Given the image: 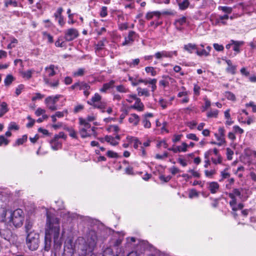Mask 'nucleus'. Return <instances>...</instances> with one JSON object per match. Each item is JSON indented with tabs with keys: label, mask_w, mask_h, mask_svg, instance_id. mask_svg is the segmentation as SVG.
I'll use <instances>...</instances> for the list:
<instances>
[{
	"label": "nucleus",
	"mask_w": 256,
	"mask_h": 256,
	"mask_svg": "<svg viewBox=\"0 0 256 256\" xmlns=\"http://www.w3.org/2000/svg\"><path fill=\"white\" fill-rule=\"evenodd\" d=\"M8 144V140L4 136H0V146L4 144L6 146Z\"/></svg>",
	"instance_id": "obj_54"
},
{
	"label": "nucleus",
	"mask_w": 256,
	"mask_h": 256,
	"mask_svg": "<svg viewBox=\"0 0 256 256\" xmlns=\"http://www.w3.org/2000/svg\"><path fill=\"white\" fill-rule=\"evenodd\" d=\"M228 168H226L224 170L220 172L221 179L220 180V182L222 181L224 179L228 178L230 177V174L228 172Z\"/></svg>",
	"instance_id": "obj_28"
},
{
	"label": "nucleus",
	"mask_w": 256,
	"mask_h": 256,
	"mask_svg": "<svg viewBox=\"0 0 256 256\" xmlns=\"http://www.w3.org/2000/svg\"><path fill=\"white\" fill-rule=\"evenodd\" d=\"M136 37V34L134 32H130L128 36L125 38L124 41L122 43V45L124 46L132 44Z\"/></svg>",
	"instance_id": "obj_12"
},
{
	"label": "nucleus",
	"mask_w": 256,
	"mask_h": 256,
	"mask_svg": "<svg viewBox=\"0 0 256 256\" xmlns=\"http://www.w3.org/2000/svg\"><path fill=\"white\" fill-rule=\"evenodd\" d=\"M4 4L6 7L9 6H12L14 7L18 6V2L16 0H6L5 1Z\"/></svg>",
	"instance_id": "obj_35"
},
{
	"label": "nucleus",
	"mask_w": 256,
	"mask_h": 256,
	"mask_svg": "<svg viewBox=\"0 0 256 256\" xmlns=\"http://www.w3.org/2000/svg\"><path fill=\"white\" fill-rule=\"evenodd\" d=\"M127 139L130 142H134V148H138V146L142 144V142L136 138H134L132 136H128Z\"/></svg>",
	"instance_id": "obj_27"
},
{
	"label": "nucleus",
	"mask_w": 256,
	"mask_h": 256,
	"mask_svg": "<svg viewBox=\"0 0 256 256\" xmlns=\"http://www.w3.org/2000/svg\"><path fill=\"white\" fill-rule=\"evenodd\" d=\"M44 96L40 93L37 92L35 94L34 96L32 97V101H36L37 100H41L44 98Z\"/></svg>",
	"instance_id": "obj_48"
},
{
	"label": "nucleus",
	"mask_w": 256,
	"mask_h": 256,
	"mask_svg": "<svg viewBox=\"0 0 256 256\" xmlns=\"http://www.w3.org/2000/svg\"><path fill=\"white\" fill-rule=\"evenodd\" d=\"M102 256H114L112 252V249L110 248H106Z\"/></svg>",
	"instance_id": "obj_39"
},
{
	"label": "nucleus",
	"mask_w": 256,
	"mask_h": 256,
	"mask_svg": "<svg viewBox=\"0 0 256 256\" xmlns=\"http://www.w3.org/2000/svg\"><path fill=\"white\" fill-rule=\"evenodd\" d=\"M106 155L108 156L111 158H116L118 157V154L112 150H108L107 152Z\"/></svg>",
	"instance_id": "obj_53"
},
{
	"label": "nucleus",
	"mask_w": 256,
	"mask_h": 256,
	"mask_svg": "<svg viewBox=\"0 0 256 256\" xmlns=\"http://www.w3.org/2000/svg\"><path fill=\"white\" fill-rule=\"evenodd\" d=\"M24 220V213L21 209H17L12 212H10V216L8 217V226H14L16 228L22 226Z\"/></svg>",
	"instance_id": "obj_3"
},
{
	"label": "nucleus",
	"mask_w": 256,
	"mask_h": 256,
	"mask_svg": "<svg viewBox=\"0 0 256 256\" xmlns=\"http://www.w3.org/2000/svg\"><path fill=\"white\" fill-rule=\"evenodd\" d=\"M188 146L186 142H182L181 146H173L172 148H168V150L172 151L174 153L180 152H186Z\"/></svg>",
	"instance_id": "obj_11"
},
{
	"label": "nucleus",
	"mask_w": 256,
	"mask_h": 256,
	"mask_svg": "<svg viewBox=\"0 0 256 256\" xmlns=\"http://www.w3.org/2000/svg\"><path fill=\"white\" fill-rule=\"evenodd\" d=\"M68 110H63L62 112H56L55 113L54 116H56V117L60 118L63 117L64 116V114L66 115L68 114Z\"/></svg>",
	"instance_id": "obj_47"
},
{
	"label": "nucleus",
	"mask_w": 256,
	"mask_h": 256,
	"mask_svg": "<svg viewBox=\"0 0 256 256\" xmlns=\"http://www.w3.org/2000/svg\"><path fill=\"white\" fill-rule=\"evenodd\" d=\"M27 136L26 135H24L21 138H18L15 144H14V146H19L20 144H23L24 142H25L27 140Z\"/></svg>",
	"instance_id": "obj_31"
},
{
	"label": "nucleus",
	"mask_w": 256,
	"mask_h": 256,
	"mask_svg": "<svg viewBox=\"0 0 256 256\" xmlns=\"http://www.w3.org/2000/svg\"><path fill=\"white\" fill-rule=\"evenodd\" d=\"M145 70L147 73H150L152 76H155L157 74V72L155 70L154 68L152 66L146 67Z\"/></svg>",
	"instance_id": "obj_33"
},
{
	"label": "nucleus",
	"mask_w": 256,
	"mask_h": 256,
	"mask_svg": "<svg viewBox=\"0 0 256 256\" xmlns=\"http://www.w3.org/2000/svg\"><path fill=\"white\" fill-rule=\"evenodd\" d=\"M44 82L45 84L54 88H57L59 86V80L58 79L51 80L49 78H44Z\"/></svg>",
	"instance_id": "obj_13"
},
{
	"label": "nucleus",
	"mask_w": 256,
	"mask_h": 256,
	"mask_svg": "<svg viewBox=\"0 0 256 256\" xmlns=\"http://www.w3.org/2000/svg\"><path fill=\"white\" fill-rule=\"evenodd\" d=\"M128 80L132 82V84L133 86H136L138 84V79L136 78H134V77L129 76Z\"/></svg>",
	"instance_id": "obj_52"
},
{
	"label": "nucleus",
	"mask_w": 256,
	"mask_h": 256,
	"mask_svg": "<svg viewBox=\"0 0 256 256\" xmlns=\"http://www.w3.org/2000/svg\"><path fill=\"white\" fill-rule=\"evenodd\" d=\"M78 36V30L74 28H71L64 32V38L66 42L73 40Z\"/></svg>",
	"instance_id": "obj_8"
},
{
	"label": "nucleus",
	"mask_w": 256,
	"mask_h": 256,
	"mask_svg": "<svg viewBox=\"0 0 256 256\" xmlns=\"http://www.w3.org/2000/svg\"><path fill=\"white\" fill-rule=\"evenodd\" d=\"M218 111L217 110L210 111L207 113V116L208 118H216L218 116Z\"/></svg>",
	"instance_id": "obj_42"
},
{
	"label": "nucleus",
	"mask_w": 256,
	"mask_h": 256,
	"mask_svg": "<svg viewBox=\"0 0 256 256\" xmlns=\"http://www.w3.org/2000/svg\"><path fill=\"white\" fill-rule=\"evenodd\" d=\"M58 69V66L52 64L44 68V74L43 79L44 80V78H49L50 77L54 76L56 74V72Z\"/></svg>",
	"instance_id": "obj_9"
},
{
	"label": "nucleus",
	"mask_w": 256,
	"mask_h": 256,
	"mask_svg": "<svg viewBox=\"0 0 256 256\" xmlns=\"http://www.w3.org/2000/svg\"><path fill=\"white\" fill-rule=\"evenodd\" d=\"M42 34L44 38H46L48 39V42L52 44L54 42L53 37L50 34L46 32H42Z\"/></svg>",
	"instance_id": "obj_38"
},
{
	"label": "nucleus",
	"mask_w": 256,
	"mask_h": 256,
	"mask_svg": "<svg viewBox=\"0 0 256 256\" xmlns=\"http://www.w3.org/2000/svg\"><path fill=\"white\" fill-rule=\"evenodd\" d=\"M85 72V68H79L77 70L73 72V75L74 76H82L84 75Z\"/></svg>",
	"instance_id": "obj_32"
},
{
	"label": "nucleus",
	"mask_w": 256,
	"mask_h": 256,
	"mask_svg": "<svg viewBox=\"0 0 256 256\" xmlns=\"http://www.w3.org/2000/svg\"><path fill=\"white\" fill-rule=\"evenodd\" d=\"M190 2L188 0H184L182 2L178 3L179 8L181 10H184L187 8Z\"/></svg>",
	"instance_id": "obj_30"
},
{
	"label": "nucleus",
	"mask_w": 256,
	"mask_h": 256,
	"mask_svg": "<svg viewBox=\"0 0 256 256\" xmlns=\"http://www.w3.org/2000/svg\"><path fill=\"white\" fill-rule=\"evenodd\" d=\"M160 14L159 12L155 11L152 12H148L146 14V18L149 20L152 19L154 16H156L157 17H159Z\"/></svg>",
	"instance_id": "obj_29"
},
{
	"label": "nucleus",
	"mask_w": 256,
	"mask_h": 256,
	"mask_svg": "<svg viewBox=\"0 0 256 256\" xmlns=\"http://www.w3.org/2000/svg\"><path fill=\"white\" fill-rule=\"evenodd\" d=\"M177 51H166L162 50L161 52H158L154 54V57L157 60H162L164 58H172L173 56H177Z\"/></svg>",
	"instance_id": "obj_10"
},
{
	"label": "nucleus",
	"mask_w": 256,
	"mask_h": 256,
	"mask_svg": "<svg viewBox=\"0 0 256 256\" xmlns=\"http://www.w3.org/2000/svg\"><path fill=\"white\" fill-rule=\"evenodd\" d=\"M90 89V86L84 82H79L78 90L86 92Z\"/></svg>",
	"instance_id": "obj_25"
},
{
	"label": "nucleus",
	"mask_w": 256,
	"mask_h": 256,
	"mask_svg": "<svg viewBox=\"0 0 256 256\" xmlns=\"http://www.w3.org/2000/svg\"><path fill=\"white\" fill-rule=\"evenodd\" d=\"M137 92L139 96H145L148 97L150 96L149 91L147 88H142L140 87L137 88Z\"/></svg>",
	"instance_id": "obj_23"
},
{
	"label": "nucleus",
	"mask_w": 256,
	"mask_h": 256,
	"mask_svg": "<svg viewBox=\"0 0 256 256\" xmlns=\"http://www.w3.org/2000/svg\"><path fill=\"white\" fill-rule=\"evenodd\" d=\"M62 38L59 37L55 42V46L57 47H63L64 46V42H62Z\"/></svg>",
	"instance_id": "obj_58"
},
{
	"label": "nucleus",
	"mask_w": 256,
	"mask_h": 256,
	"mask_svg": "<svg viewBox=\"0 0 256 256\" xmlns=\"http://www.w3.org/2000/svg\"><path fill=\"white\" fill-rule=\"evenodd\" d=\"M60 94H56V96H48L46 98L44 103L46 107L51 111H55L58 110V106L56 104L58 102L60 98H62Z\"/></svg>",
	"instance_id": "obj_6"
},
{
	"label": "nucleus",
	"mask_w": 256,
	"mask_h": 256,
	"mask_svg": "<svg viewBox=\"0 0 256 256\" xmlns=\"http://www.w3.org/2000/svg\"><path fill=\"white\" fill-rule=\"evenodd\" d=\"M132 108L136 109L140 112L144 110V105L141 102L140 98L136 99L134 104L131 106Z\"/></svg>",
	"instance_id": "obj_19"
},
{
	"label": "nucleus",
	"mask_w": 256,
	"mask_h": 256,
	"mask_svg": "<svg viewBox=\"0 0 256 256\" xmlns=\"http://www.w3.org/2000/svg\"><path fill=\"white\" fill-rule=\"evenodd\" d=\"M168 104V102L162 98H160L159 100V104L163 109H165L166 108Z\"/></svg>",
	"instance_id": "obj_55"
},
{
	"label": "nucleus",
	"mask_w": 256,
	"mask_h": 256,
	"mask_svg": "<svg viewBox=\"0 0 256 256\" xmlns=\"http://www.w3.org/2000/svg\"><path fill=\"white\" fill-rule=\"evenodd\" d=\"M176 22L179 24L180 25L182 26L186 22V18L185 16H182L176 20Z\"/></svg>",
	"instance_id": "obj_63"
},
{
	"label": "nucleus",
	"mask_w": 256,
	"mask_h": 256,
	"mask_svg": "<svg viewBox=\"0 0 256 256\" xmlns=\"http://www.w3.org/2000/svg\"><path fill=\"white\" fill-rule=\"evenodd\" d=\"M14 78L12 75H10V74L8 75L4 80L5 85H6V86L10 85L12 83V82L14 81Z\"/></svg>",
	"instance_id": "obj_34"
},
{
	"label": "nucleus",
	"mask_w": 256,
	"mask_h": 256,
	"mask_svg": "<svg viewBox=\"0 0 256 256\" xmlns=\"http://www.w3.org/2000/svg\"><path fill=\"white\" fill-rule=\"evenodd\" d=\"M50 144L52 148L54 150H58V149L61 148L62 146V143L55 138H54L50 141Z\"/></svg>",
	"instance_id": "obj_14"
},
{
	"label": "nucleus",
	"mask_w": 256,
	"mask_h": 256,
	"mask_svg": "<svg viewBox=\"0 0 256 256\" xmlns=\"http://www.w3.org/2000/svg\"><path fill=\"white\" fill-rule=\"evenodd\" d=\"M54 138L58 139V140L60 138L66 140V136L64 132H60L58 133V134H56Z\"/></svg>",
	"instance_id": "obj_62"
},
{
	"label": "nucleus",
	"mask_w": 256,
	"mask_h": 256,
	"mask_svg": "<svg viewBox=\"0 0 256 256\" xmlns=\"http://www.w3.org/2000/svg\"><path fill=\"white\" fill-rule=\"evenodd\" d=\"M104 140L112 146H115L118 144V142L115 140V138L110 136H106L104 137Z\"/></svg>",
	"instance_id": "obj_26"
},
{
	"label": "nucleus",
	"mask_w": 256,
	"mask_h": 256,
	"mask_svg": "<svg viewBox=\"0 0 256 256\" xmlns=\"http://www.w3.org/2000/svg\"><path fill=\"white\" fill-rule=\"evenodd\" d=\"M40 243L39 234L34 232H29L26 237V244L31 250H35L38 247Z\"/></svg>",
	"instance_id": "obj_4"
},
{
	"label": "nucleus",
	"mask_w": 256,
	"mask_h": 256,
	"mask_svg": "<svg viewBox=\"0 0 256 256\" xmlns=\"http://www.w3.org/2000/svg\"><path fill=\"white\" fill-rule=\"evenodd\" d=\"M116 90L120 92H126L127 89L123 85H119L116 86Z\"/></svg>",
	"instance_id": "obj_59"
},
{
	"label": "nucleus",
	"mask_w": 256,
	"mask_h": 256,
	"mask_svg": "<svg viewBox=\"0 0 256 256\" xmlns=\"http://www.w3.org/2000/svg\"><path fill=\"white\" fill-rule=\"evenodd\" d=\"M229 18L228 16L226 14H224V16H220L218 18H217L216 20V24H220V21L221 20H228Z\"/></svg>",
	"instance_id": "obj_43"
},
{
	"label": "nucleus",
	"mask_w": 256,
	"mask_h": 256,
	"mask_svg": "<svg viewBox=\"0 0 256 256\" xmlns=\"http://www.w3.org/2000/svg\"><path fill=\"white\" fill-rule=\"evenodd\" d=\"M78 121L80 125L78 132L80 136L83 138L90 136L91 134L90 133V124L86 123L82 118H79Z\"/></svg>",
	"instance_id": "obj_5"
},
{
	"label": "nucleus",
	"mask_w": 256,
	"mask_h": 256,
	"mask_svg": "<svg viewBox=\"0 0 256 256\" xmlns=\"http://www.w3.org/2000/svg\"><path fill=\"white\" fill-rule=\"evenodd\" d=\"M219 9L227 14H230L232 12V8L228 6H220Z\"/></svg>",
	"instance_id": "obj_49"
},
{
	"label": "nucleus",
	"mask_w": 256,
	"mask_h": 256,
	"mask_svg": "<svg viewBox=\"0 0 256 256\" xmlns=\"http://www.w3.org/2000/svg\"><path fill=\"white\" fill-rule=\"evenodd\" d=\"M34 71L32 70H28L26 72H22V76L27 79H30L32 76V72Z\"/></svg>",
	"instance_id": "obj_41"
},
{
	"label": "nucleus",
	"mask_w": 256,
	"mask_h": 256,
	"mask_svg": "<svg viewBox=\"0 0 256 256\" xmlns=\"http://www.w3.org/2000/svg\"><path fill=\"white\" fill-rule=\"evenodd\" d=\"M184 49L188 52L192 54L194 52V51L196 52L197 50L198 46L196 44L189 43L184 45Z\"/></svg>",
	"instance_id": "obj_15"
},
{
	"label": "nucleus",
	"mask_w": 256,
	"mask_h": 256,
	"mask_svg": "<svg viewBox=\"0 0 256 256\" xmlns=\"http://www.w3.org/2000/svg\"><path fill=\"white\" fill-rule=\"evenodd\" d=\"M216 173V172L214 170H204V174L206 177L212 178V176L215 174Z\"/></svg>",
	"instance_id": "obj_46"
},
{
	"label": "nucleus",
	"mask_w": 256,
	"mask_h": 256,
	"mask_svg": "<svg viewBox=\"0 0 256 256\" xmlns=\"http://www.w3.org/2000/svg\"><path fill=\"white\" fill-rule=\"evenodd\" d=\"M196 54L198 56H209L208 52H207L206 50L202 49L201 50H199L198 48L196 52Z\"/></svg>",
	"instance_id": "obj_36"
},
{
	"label": "nucleus",
	"mask_w": 256,
	"mask_h": 256,
	"mask_svg": "<svg viewBox=\"0 0 256 256\" xmlns=\"http://www.w3.org/2000/svg\"><path fill=\"white\" fill-rule=\"evenodd\" d=\"M156 79L144 80L143 84L144 85L150 84L151 86L152 91L154 92L156 89Z\"/></svg>",
	"instance_id": "obj_16"
},
{
	"label": "nucleus",
	"mask_w": 256,
	"mask_h": 256,
	"mask_svg": "<svg viewBox=\"0 0 256 256\" xmlns=\"http://www.w3.org/2000/svg\"><path fill=\"white\" fill-rule=\"evenodd\" d=\"M18 40L14 38H11L10 43L8 46V48L11 49L15 46V44H18Z\"/></svg>",
	"instance_id": "obj_45"
},
{
	"label": "nucleus",
	"mask_w": 256,
	"mask_h": 256,
	"mask_svg": "<svg viewBox=\"0 0 256 256\" xmlns=\"http://www.w3.org/2000/svg\"><path fill=\"white\" fill-rule=\"evenodd\" d=\"M98 240V235L94 230H90L86 235V240L85 245H81L78 252V254L75 256H86L88 252H92L96 245Z\"/></svg>",
	"instance_id": "obj_2"
},
{
	"label": "nucleus",
	"mask_w": 256,
	"mask_h": 256,
	"mask_svg": "<svg viewBox=\"0 0 256 256\" xmlns=\"http://www.w3.org/2000/svg\"><path fill=\"white\" fill-rule=\"evenodd\" d=\"M27 119L29 120V122L26 124V126L28 128H30L34 125L35 120L32 118L30 116H27Z\"/></svg>",
	"instance_id": "obj_44"
},
{
	"label": "nucleus",
	"mask_w": 256,
	"mask_h": 256,
	"mask_svg": "<svg viewBox=\"0 0 256 256\" xmlns=\"http://www.w3.org/2000/svg\"><path fill=\"white\" fill-rule=\"evenodd\" d=\"M224 96L229 100L232 101L236 100V96L234 94L230 92H226Z\"/></svg>",
	"instance_id": "obj_37"
},
{
	"label": "nucleus",
	"mask_w": 256,
	"mask_h": 256,
	"mask_svg": "<svg viewBox=\"0 0 256 256\" xmlns=\"http://www.w3.org/2000/svg\"><path fill=\"white\" fill-rule=\"evenodd\" d=\"M101 99L102 96L98 93H96L90 100L87 102V103L96 108L103 109L106 107V104L102 102Z\"/></svg>",
	"instance_id": "obj_7"
},
{
	"label": "nucleus",
	"mask_w": 256,
	"mask_h": 256,
	"mask_svg": "<svg viewBox=\"0 0 256 256\" xmlns=\"http://www.w3.org/2000/svg\"><path fill=\"white\" fill-rule=\"evenodd\" d=\"M219 188V184L216 182H211L209 184L208 189L212 194H215Z\"/></svg>",
	"instance_id": "obj_20"
},
{
	"label": "nucleus",
	"mask_w": 256,
	"mask_h": 256,
	"mask_svg": "<svg viewBox=\"0 0 256 256\" xmlns=\"http://www.w3.org/2000/svg\"><path fill=\"white\" fill-rule=\"evenodd\" d=\"M226 62L228 66L226 68V72L234 74L236 73V66L232 65L231 60H226Z\"/></svg>",
	"instance_id": "obj_18"
},
{
	"label": "nucleus",
	"mask_w": 256,
	"mask_h": 256,
	"mask_svg": "<svg viewBox=\"0 0 256 256\" xmlns=\"http://www.w3.org/2000/svg\"><path fill=\"white\" fill-rule=\"evenodd\" d=\"M18 129V126L15 122H12L10 124L9 126H8V130H17Z\"/></svg>",
	"instance_id": "obj_64"
},
{
	"label": "nucleus",
	"mask_w": 256,
	"mask_h": 256,
	"mask_svg": "<svg viewBox=\"0 0 256 256\" xmlns=\"http://www.w3.org/2000/svg\"><path fill=\"white\" fill-rule=\"evenodd\" d=\"M96 117L94 115L88 116L86 118H84V120L86 123H89L90 122H92L96 120Z\"/></svg>",
	"instance_id": "obj_57"
},
{
	"label": "nucleus",
	"mask_w": 256,
	"mask_h": 256,
	"mask_svg": "<svg viewBox=\"0 0 256 256\" xmlns=\"http://www.w3.org/2000/svg\"><path fill=\"white\" fill-rule=\"evenodd\" d=\"M84 108V106L82 104H78L76 106L74 110V112L76 114L78 113Z\"/></svg>",
	"instance_id": "obj_60"
},
{
	"label": "nucleus",
	"mask_w": 256,
	"mask_h": 256,
	"mask_svg": "<svg viewBox=\"0 0 256 256\" xmlns=\"http://www.w3.org/2000/svg\"><path fill=\"white\" fill-rule=\"evenodd\" d=\"M114 84V81L113 80H110L108 83L104 84L102 87L100 89V91L102 92H106L107 90L112 88Z\"/></svg>",
	"instance_id": "obj_21"
},
{
	"label": "nucleus",
	"mask_w": 256,
	"mask_h": 256,
	"mask_svg": "<svg viewBox=\"0 0 256 256\" xmlns=\"http://www.w3.org/2000/svg\"><path fill=\"white\" fill-rule=\"evenodd\" d=\"M46 112V110L40 108H38L35 112V114L37 116L43 115Z\"/></svg>",
	"instance_id": "obj_56"
},
{
	"label": "nucleus",
	"mask_w": 256,
	"mask_h": 256,
	"mask_svg": "<svg viewBox=\"0 0 256 256\" xmlns=\"http://www.w3.org/2000/svg\"><path fill=\"white\" fill-rule=\"evenodd\" d=\"M8 111V104L6 102H2L0 104V118L2 117Z\"/></svg>",
	"instance_id": "obj_24"
},
{
	"label": "nucleus",
	"mask_w": 256,
	"mask_h": 256,
	"mask_svg": "<svg viewBox=\"0 0 256 256\" xmlns=\"http://www.w3.org/2000/svg\"><path fill=\"white\" fill-rule=\"evenodd\" d=\"M108 15L107 8L102 6L100 12V16L102 18H104Z\"/></svg>",
	"instance_id": "obj_51"
},
{
	"label": "nucleus",
	"mask_w": 256,
	"mask_h": 256,
	"mask_svg": "<svg viewBox=\"0 0 256 256\" xmlns=\"http://www.w3.org/2000/svg\"><path fill=\"white\" fill-rule=\"evenodd\" d=\"M24 88V86L22 84H19L16 89L15 94L16 96H19L21 92H22V90Z\"/></svg>",
	"instance_id": "obj_40"
},
{
	"label": "nucleus",
	"mask_w": 256,
	"mask_h": 256,
	"mask_svg": "<svg viewBox=\"0 0 256 256\" xmlns=\"http://www.w3.org/2000/svg\"><path fill=\"white\" fill-rule=\"evenodd\" d=\"M53 240L55 246H60L62 244V240L60 236V226L59 219L47 214L46 228L45 232L44 250H49Z\"/></svg>",
	"instance_id": "obj_1"
},
{
	"label": "nucleus",
	"mask_w": 256,
	"mask_h": 256,
	"mask_svg": "<svg viewBox=\"0 0 256 256\" xmlns=\"http://www.w3.org/2000/svg\"><path fill=\"white\" fill-rule=\"evenodd\" d=\"M140 118L139 116L136 114H131L130 115L128 122L133 126H136L140 122Z\"/></svg>",
	"instance_id": "obj_17"
},
{
	"label": "nucleus",
	"mask_w": 256,
	"mask_h": 256,
	"mask_svg": "<svg viewBox=\"0 0 256 256\" xmlns=\"http://www.w3.org/2000/svg\"><path fill=\"white\" fill-rule=\"evenodd\" d=\"M214 48L216 51H222L224 49V46L222 44H214Z\"/></svg>",
	"instance_id": "obj_61"
},
{
	"label": "nucleus",
	"mask_w": 256,
	"mask_h": 256,
	"mask_svg": "<svg viewBox=\"0 0 256 256\" xmlns=\"http://www.w3.org/2000/svg\"><path fill=\"white\" fill-rule=\"evenodd\" d=\"M232 44L234 45L233 50L234 52L237 53L240 52V46L244 44L242 41H235L234 40H231Z\"/></svg>",
	"instance_id": "obj_22"
},
{
	"label": "nucleus",
	"mask_w": 256,
	"mask_h": 256,
	"mask_svg": "<svg viewBox=\"0 0 256 256\" xmlns=\"http://www.w3.org/2000/svg\"><path fill=\"white\" fill-rule=\"evenodd\" d=\"M186 137L190 140H194L196 142L199 140L198 138L194 134H186Z\"/></svg>",
	"instance_id": "obj_50"
}]
</instances>
